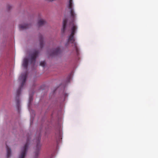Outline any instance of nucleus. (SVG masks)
I'll use <instances>...</instances> for the list:
<instances>
[{"label":"nucleus","mask_w":158,"mask_h":158,"mask_svg":"<svg viewBox=\"0 0 158 158\" xmlns=\"http://www.w3.org/2000/svg\"><path fill=\"white\" fill-rule=\"evenodd\" d=\"M68 7L70 10L71 17V21L70 22V25H72V27L71 28V34L69 36L68 42L65 44V46H67L68 44L70 43L73 44L76 52L78 54V49L77 46V44L76 42L75 41V39L74 37V35L76 32V31L77 29V26L75 25L74 23L75 19L76 17V14L75 13L73 8V0H69V3L68 5Z\"/></svg>","instance_id":"1"},{"label":"nucleus","mask_w":158,"mask_h":158,"mask_svg":"<svg viewBox=\"0 0 158 158\" xmlns=\"http://www.w3.org/2000/svg\"><path fill=\"white\" fill-rule=\"evenodd\" d=\"M27 76V73L26 72L23 74H22L19 77V79L22 80V82L21 86L19 88L17 91V97H19V95L21 93V89L25 84Z\"/></svg>","instance_id":"2"},{"label":"nucleus","mask_w":158,"mask_h":158,"mask_svg":"<svg viewBox=\"0 0 158 158\" xmlns=\"http://www.w3.org/2000/svg\"><path fill=\"white\" fill-rule=\"evenodd\" d=\"M29 144V139H27L24 147L21 149V152L19 158H24Z\"/></svg>","instance_id":"3"},{"label":"nucleus","mask_w":158,"mask_h":158,"mask_svg":"<svg viewBox=\"0 0 158 158\" xmlns=\"http://www.w3.org/2000/svg\"><path fill=\"white\" fill-rule=\"evenodd\" d=\"M36 152H35V158H37L40 153V150L41 146V144H40V139H36Z\"/></svg>","instance_id":"4"},{"label":"nucleus","mask_w":158,"mask_h":158,"mask_svg":"<svg viewBox=\"0 0 158 158\" xmlns=\"http://www.w3.org/2000/svg\"><path fill=\"white\" fill-rule=\"evenodd\" d=\"M39 54V52L37 50H35L34 51L33 53L31 54V55L30 62L31 63H33L34 64L35 63V59L38 56Z\"/></svg>","instance_id":"5"},{"label":"nucleus","mask_w":158,"mask_h":158,"mask_svg":"<svg viewBox=\"0 0 158 158\" xmlns=\"http://www.w3.org/2000/svg\"><path fill=\"white\" fill-rule=\"evenodd\" d=\"M61 52V50L59 47L57 48L56 49L53 50L50 54L51 56H54L57 55Z\"/></svg>","instance_id":"6"},{"label":"nucleus","mask_w":158,"mask_h":158,"mask_svg":"<svg viewBox=\"0 0 158 158\" xmlns=\"http://www.w3.org/2000/svg\"><path fill=\"white\" fill-rule=\"evenodd\" d=\"M67 22V20L66 19H65L63 20V28L61 30V31L63 33H64L65 31V30L66 29V24Z\"/></svg>","instance_id":"7"},{"label":"nucleus","mask_w":158,"mask_h":158,"mask_svg":"<svg viewBox=\"0 0 158 158\" xmlns=\"http://www.w3.org/2000/svg\"><path fill=\"white\" fill-rule=\"evenodd\" d=\"M28 65V60L27 58H25L23 60V66L25 69L27 68Z\"/></svg>","instance_id":"8"},{"label":"nucleus","mask_w":158,"mask_h":158,"mask_svg":"<svg viewBox=\"0 0 158 158\" xmlns=\"http://www.w3.org/2000/svg\"><path fill=\"white\" fill-rule=\"evenodd\" d=\"M6 150H7V157L9 158L10 156L11 150L9 148L7 144H6Z\"/></svg>","instance_id":"9"},{"label":"nucleus","mask_w":158,"mask_h":158,"mask_svg":"<svg viewBox=\"0 0 158 158\" xmlns=\"http://www.w3.org/2000/svg\"><path fill=\"white\" fill-rule=\"evenodd\" d=\"M20 30H23L26 29L29 27V25L27 24L20 25L19 26Z\"/></svg>","instance_id":"10"},{"label":"nucleus","mask_w":158,"mask_h":158,"mask_svg":"<svg viewBox=\"0 0 158 158\" xmlns=\"http://www.w3.org/2000/svg\"><path fill=\"white\" fill-rule=\"evenodd\" d=\"M39 40L40 41V46L41 48L43 47V36L41 35H40L39 37Z\"/></svg>","instance_id":"11"},{"label":"nucleus","mask_w":158,"mask_h":158,"mask_svg":"<svg viewBox=\"0 0 158 158\" xmlns=\"http://www.w3.org/2000/svg\"><path fill=\"white\" fill-rule=\"evenodd\" d=\"M45 23V21L44 20L41 19L39 20L38 22V25L39 26H40L44 24Z\"/></svg>","instance_id":"12"},{"label":"nucleus","mask_w":158,"mask_h":158,"mask_svg":"<svg viewBox=\"0 0 158 158\" xmlns=\"http://www.w3.org/2000/svg\"><path fill=\"white\" fill-rule=\"evenodd\" d=\"M45 61H42L40 62V65L44 67L45 65Z\"/></svg>","instance_id":"13"},{"label":"nucleus","mask_w":158,"mask_h":158,"mask_svg":"<svg viewBox=\"0 0 158 158\" xmlns=\"http://www.w3.org/2000/svg\"><path fill=\"white\" fill-rule=\"evenodd\" d=\"M12 8L11 6L10 5H8L7 6V8L8 10H9L10 9V8Z\"/></svg>","instance_id":"14"},{"label":"nucleus","mask_w":158,"mask_h":158,"mask_svg":"<svg viewBox=\"0 0 158 158\" xmlns=\"http://www.w3.org/2000/svg\"><path fill=\"white\" fill-rule=\"evenodd\" d=\"M32 100V98L31 96H30L29 97V102H31Z\"/></svg>","instance_id":"15"},{"label":"nucleus","mask_w":158,"mask_h":158,"mask_svg":"<svg viewBox=\"0 0 158 158\" xmlns=\"http://www.w3.org/2000/svg\"><path fill=\"white\" fill-rule=\"evenodd\" d=\"M17 105L19 106V100H17Z\"/></svg>","instance_id":"16"},{"label":"nucleus","mask_w":158,"mask_h":158,"mask_svg":"<svg viewBox=\"0 0 158 158\" xmlns=\"http://www.w3.org/2000/svg\"><path fill=\"white\" fill-rule=\"evenodd\" d=\"M41 137L40 136V135L37 138L38 139L40 138Z\"/></svg>","instance_id":"17"},{"label":"nucleus","mask_w":158,"mask_h":158,"mask_svg":"<svg viewBox=\"0 0 158 158\" xmlns=\"http://www.w3.org/2000/svg\"><path fill=\"white\" fill-rule=\"evenodd\" d=\"M61 138V139H62V137L61 136H60V138Z\"/></svg>","instance_id":"18"}]
</instances>
